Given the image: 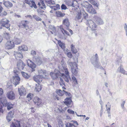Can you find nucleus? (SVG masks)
I'll use <instances>...</instances> for the list:
<instances>
[{
    "label": "nucleus",
    "instance_id": "obj_4",
    "mask_svg": "<svg viewBox=\"0 0 127 127\" xmlns=\"http://www.w3.org/2000/svg\"><path fill=\"white\" fill-rule=\"evenodd\" d=\"M91 61L92 64L95 67L98 68L100 65V63L99 61L98 57L97 54H96L91 58Z\"/></svg>",
    "mask_w": 127,
    "mask_h": 127
},
{
    "label": "nucleus",
    "instance_id": "obj_17",
    "mask_svg": "<svg viewBox=\"0 0 127 127\" xmlns=\"http://www.w3.org/2000/svg\"><path fill=\"white\" fill-rule=\"evenodd\" d=\"M6 96L10 99H14L15 98V94L12 91L8 92L6 94Z\"/></svg>",
    "mask_w": 127,
    "mask_h": 127
},
{
    "label": "nucleus",
    "instance_id": "obj_19",
    "mask_svg": "<svg viewBox=\"0 0 127 127\" xmlns=\"http://www.w3.org/2000/svg\"><path fill=\"white\" fill-rule=\"evenodd\" d=\"M33 101L34 103L38 106H40L42 104L41 100L37 97H34Z\"/></svg>",
    "mask_w": 127,
    "mask_h": 127
},
{
    "label": "nucleus",
    "instance_id": "obj_64",
    "mask_svg": "<svg viewBox=\"0 0 127 127\" xmlns=\"http://www.w3.org/2000/svg\"><path fill=\"white\" fill-rule=\"evenodd\" d=\"M72 122H73L74 123V124H75V125H78L79 124L76 121H72Z\"/></svg>",
    "mask_w": 127,
    "mask_h": 127
},
{
    "label": "nucleus",
    "instance_id": "obj_47",
    "mask_svg": "<svg viewBox=\"0 0 127 127\" xmlns=\"http://www.w3.org/2000/svg\"><path fill=\"white\" fill-rule=\"evenodd\" d=\"M7 109L8 110H9L13 108V104H11V103H9L7 104Z\"/></svg>",
    "mask_w": 127,
    "mask_h": 127
},
{
    "label": "nucleus",
    "instance_id": "obj_9",
    "mask_svg": "<svg viewBox=\"0 0 127 127\" xmlns=\"http://www.w3.org/2000/svg\"><path fill=\"white\" fill-rule=\"evenodd\" d=\"M43 78L45 79L48 78L47 77H44V76L42 75H38L34 76L33 77V79L35 82L37 83H38L42 82V79Z\"/></svg>",
    "mask_w": 127,
    "mask_h": 127
},
{
    "label": "nucleus",
    "instance_id": "obj_7",
    "mask_svg": "<svg viewBox=\"0 0 127 127\" xmlns=\"http://www.w3.org/2000/svg\"><path fill=\"white\" fill-rule=\"evenodd\" d=\"M9 21L6 18H4L2 19L1 20L0 24L2 26L5 27L10 31V29L9 28L10 25L9 23Z\"/></svg>",
    "mask_w": 127,
    "mask_h": 127
},
{
    "label": "nucleus",
    "instance_id": "obj_32",
    "mask_svg": "<svg viewBox=\"0 0 127 127\" xmlns=\"http://www.w3.org/2000/svg\"><path fill=\"white\" fill-rule=\"evenodd\" d=\"M71 50L73 53L76 54L77 52V49L75 48V46L72 44L70 46Z\"/></svg>",
    "mask_w": 127,
    "mask_h": 127
},
{
    "label": "nucleus",
    "instance_id": "obj_26",
    "mask_svg": "<svg viewBox=\"0 0 127 127\" xmlns=\"http://www.w3.org/2000/svg\"><path fill=\"white\" fill-rule=\"evenodd\" d=\"M65 101L64 103L67 106H68L71 103L72 100L70 98H67L65 99Z\"/></svg>",
    "mask_w": 127,
    "mask_h": 127
},
{
    "label": "nucleus",
    "instance_id": "obj_6",
    "mask_svg": "<svg viewBox=\"0 0 127 127\" xmlns=\"http://www.w3.org/2000/svg\"><path fill=\"white\" fill-rule=\"evenodd\" d=\"M10 127H25L24 122L22 121L16 120L15 122H12L10 125Z\"/></svg>",
    "mask_w": 127,
    "mask_h": 127
},
{
    "label": "nucleus",
    "instance_id": "obj_13",
    "mask_svg": "<svg viewBox=\"0 0 127 127\" xmlns=\"http://www.w3.org/2000/svg\"><path fill=\"white\" fill-rule=\"evenodd\" d=\"M93 20L97 24L99 25H102L104 23L100 17L95 16L93 18Z\"/></svg>",
    "mask_w": 127,
    "mask_h": 127
},
{
    "label": "nucleus",
    "instance_id": "obj_30",
    "mask_svg": "<svg viewBox=\"0 0 127 127\" xmlns=\"http://www.w3.org/2000/svg\"><path fill=\"white\" fill-rule=\"evenodd\" d=\"M117 71L118 72H120L123 74H125L126 72L123 68V66L122 65H121L120 66L118 67Z\"/></svg>",
    "mask_w": 127,
    "mask_h": 127
},
{
    "label": "nucleus",
    "instance_id": "obj_54",
    "mask_svg": "<svg viewBox=\"0 0 127 127\" xmlns=\"http://www.w3.org/2000/svg\"><path fill=\"white\" fill-rule=\"evenodd\" d=\"M66 55L69 58H71L72 57V56L71 53L69 52H68Z\"/></svg>",
    "mask_w": 127,
    "mask_h": 127
},
{
    "label": "nucleus",
    "instance_id": "obj_53",
    "mask_svg": "<svg viewBox=\"0 0 127 127\" xmlns=\"http://www.w3.org/2000/svg\"><path fill=\"white\" fill-rule=\"evenodd\" d=\"M67 112L71 114H74L75 113V112L74 111L69 109L67 110Z\"/></svg>",
    "mask_w": 127,
    "mask_h": 127
},
{
    "label": "nucleus",
    "instance_id": "obj_43",
    "mask_svg": "<svg viewBox=\"0 0 127 127\" xmlns=\"http://www.w3.org/2000/svg\"><path fill=\"white\" fill-rule=\"evenodd\" d=\"M58 125L60 127H63L64 125L61 119H59L58 121Z\"/></svg>",
    "mask_w": 127,
    "mask_h": 127
},
{
    "label": "nucleus",
    "instance_id": "obj_15",
    "mask_svg": "<svg viewBox=\"0 0 127 127\" xmlns=\"http://www.w3.org/2000/svg\"><path fill=\"white\" fill-rule=\"evenodd\" d=\"M17 65L19 69L21 70L23 69L25 65L22 61L20 60L18 62Z\"/></svg>",
    "mask_w": 127,
    "mask_h": 127
},
{
    "label": "nucleus",
    "instance_id": "obj_39",
    "mask_svg": "<svg viewBox=\"0 0 127 127\" xmlns=\"http://www.w3.org/2000/svg\"><path fill=\"white\" fill-rule=\"evenodd\" d=\"M50 7L51 9H53L54 11L60 9V6L58 4H57L55 6H50Z\"/></svg>",
    "mask_w": 127,
    "mask_h": 127
},
{
    "label": "nucleus",
    "instance_id": "obj_24",
    "mask_svg": "<svg viewBox=\"0 0 127 127\" xmlns=\"http://www.w3.org/2000/svg\"><path fill=\"white\" fill-rule=\"evenodd\" d=\"M90 3L96 7L97 9H99V3L96 2L95 0H88Z\"/></svg>",
    "mask_w": 127,
    "mask_h": 127
},
{
    "label": "nucleus",
    "instance_id": "obj_63",
    "mask_svg": "<svg viewBox=\"0 0 127 127\" xmlns=\"http://www.w3.org/2000/svg\"><path fill=\"white\" fill-rule=\"evenodd\" d=\"M62 88L63 89V92H64L65 93H67L68 92H67L66 91H64V90H65L66 89L64 87H62Z\"/></svg>",
    "mask_w": 127,
    "mask_h": 127
},
{
    "label": "nucleus",
    "instance_id": "obj_46",
    "mask_svg": "<svg viewBox=\"0 0 127 127\" xmlns=\"http://www.w3.org/2000/svg\"><path fill=\"white\" fill-rule=\"evenodd\" d=\"M66 127H75L73 124L69 123H68L65 124Z\"/></svg>",
    "mask_w": 127,
    "mask_h": 127
},
{
    "label": "nucleus",
    "instance_id": "obj_61",
    "mask_svg": "<svg viewBox=\"0 0 127 127\" xmlns=\"http://www.w3.org/2000/svg\"><path fill=\"white\" fill-rule=\"evenodd\" d=\"M36 52L32 50L31 52V54L33 55H36Z\"/></svg>",
    "mask_w": 127,
    "mask_h": 127
},
{
    "label": "nucleus",
    "instance_id": "obj_40",
    "mask_svg": "<svg viewBox=\"0 0 127 127\" xmlns=\"http://www.w3.org/2000/svg\"><path fill=\"white\" fill-rule=\"evenodd\" d=\"M3 36L7 40L9 39L10 37V34L6 32L4 33Z\"/></svg>",
    "mask_w": 127,
    "mask_h": 127
},
{
    "label": "nucleus",
    "instance_id": "obj_41",
    "mask_svg": "<svg viewBox=\"0 0 127 127\" xmlns=\"http://www.w3.org/2000/svg\"><path fill=\"white\" fill-rule=\"evenodd\" d=\"M14 41L15 44H20L21 42V40L20 39L15 37V38Z\"/></svg>",
    "mask_w": 127,
    "mask_h": 127
},
{
    "label": "nucleus",
    "instance_id": "obj_55",
    "mask_svg": "<svg viewBox=\"0 0 127 127\" xmlns=\"http://www.w3.org/2000/svg\"><path fill=\"white\" fill-rule=\"evenodd\" d=\"M61 8L62 9L65 10L67 8L66 5L64 4H62L61 6Z\"/></svg>",
    "mask_w": 127,
    "mask_h": 127
},
{
    "label": "nucleus",
    "instance_id": "obj_10",
    "mask_svg": "<svg viewBox=\"0 0 127 127\" xmlns=\"http://www.w3.org/2000/svg\"><path fill=\"white\" fill-rule=\"evenodd\" d=\"M27 65L28 66L32 68V72L35 71V68H36V66L30 60H28L27 61Z\"/></svg>",
    "mask_w": 127,
    "mask_h": 127
},
{
    "label": "nucleus",
    "instance_id": "obj_16",
    "mask_svg": "<svg viewBox=\"0 0 127 127\" xmlns=\"http://www.w3.org/2000/svg\"><path fill=\"white\" fill-rule=\"evenodd\" d=\"M25 2L29 5L32 7H34L36 9L37 7L34 2L33 0L30 1L28 0H25Z\"/></svg>",
    "mask_w": 127,
    "mask_h": 127
},
{
    "label": "nucleus",
    "instance_id": "obj_48",
    "mask_svg": "<svg viewBox=\"0 0 127 127\" xmlns=\"http://www.w3.org/2000/svg\"><path fill=\"white\" fill-rule=\"evenodd\" d=\"M33 17L37 21H41L42 20V19L36 15H33Z\"/></svg>",
    "mask_w": 127,
    "mask_h": 127
},
{
    "label": "nucleus",
    "instance_id": "obj_36",
    "mask_svg": "<svg viewBox=\"0 0 127 127\" xmlns=\"http://www.w3.org/2000/svg\"><path fill=\"white\" fill-rule=\"evenodd\" d=\"M33 95L31 93H29L27 95V99L30 101L33 98Z\"/></svg>",
    "mask_w": 127,
    "mask_h": 127
},
{
    "label": "nucleus",
    "instance_id": "obj_29",
    "mask_svg": "<svg viewBox=\"0 0 127 127\" xmlns=\"http://www.w3.org/2000/svg\"><path fill=\"white\" fill-rule=\"evenodd\" d=\"M42 88V87L41 85L38 83L36 85V87L34 90L36 91L39 92L41 90Z\"/></svg>",
    "mask_w": 127,
    "mask_h": 127
},
{
    "label": "nucleus",
    "instance_id": "obj_42",
    "mask_svg": "<svg viewBox=\"0 0 127 127\" xmlns=\"http://www.w3.org/2000/svg\"><path fill=\"white\" fill-rule=\"evenodd\" d=\"M56 92L59 96H62L64 95L63 92L60 90H57Z\"/></svg>",
    "mask_w": 127,
    "mask_h": 127
},
{
    "label": "nucleus",
    "instance_id": "obj_45",
    "mask_svg": "<svg viewBox=\"0 0 127 127\" xmlns=\"http://www.w3.org/2000/svg\"><path fill=\"white\" fill-rule=\"evenodd\" d=\"M60 30L62 31L64 35L65 34L69 35V33L67 31L64 30L63 28H60Z\"/></svg>",
    "mask_w": 127,
    "mask_h": 127
},
{
    "label": "nucleus",
    "instance_id": "obj_12",
    "mask_svg": "<svg viewBox=\"0 0 127 127\" xmlns=\"http://www.w3.org/2000/svg\"><path fill=\"white\" fill-rule=\"evenodd\" d=\"M82 12L85 19L88 17V16L87 14L85 12L84 10H83L82 11H81L80 12H79L76 16V18H77L78 20L80 19L81 17Z\"/></svg>",
    "mask_w": 127,
    "mask_h": 127
},
{
    "label": "nucleus",
    "instance_id": "obj_57",
    "mask_svg": "<svg viewBox=\"0 0 127 127\" xmlns=\"http://www.w3.org/2000/svg\"><path fill=\"white\" fill-rule=\"evenodd\" d=\"M125 103V101H123L122 103L121 104V107H122V108L124 109V108L125 107H124V105Z\"/></svg>",
    "mask_w": 127,
    "mask_h": 127
},
{
    "label": "nucleus",
    "instance_id": "obj_5",
    "mask_svg": "<svg viewBox=\"0 0 127 127\" xmlns=\"http://www.w3.org/2000/svg\"><path fill=\"white\" fill-rule=\"evenodd\" d=\"M14 72L15 74V75L13 77V80L12 83L14 84L17 85L20 83V78L18 75L19 72L15 69L14 70Z\"/></svg>",
    "mask_w": 127,
    "mask_h": 127
},
{
    "label": "nucleus",
    "instance_id": "obj_33",
    "mask_svg": "<svg viewBox=\"0 0 127 127\" xmlns=\"http://www.w3.org/2000/svg\"><path fill=\"white\" fill-rule=\"evenodd\" d=\"M33 61H35V62L38 65H40L42 63L41 60L39 58H37L36 59H33Z\"/></svg>",
    "mask_w": 127,
    "mask_h": 127
},
{
    "label": "nucleus",
    "instance_id": "obj_56",
    "mask_svg": "<svg viewBox=\"0 0 127 127\" xmlns=\"http://www.w3.org/2000/svg\"><path fill=\"white\" fill-rule=\"evenodd\" d=\"M3 94V91L1 88H0V96L2 95Z\"/></svg>",
    "mask_w": 127,
    "mask_h": 127
},
{
    "label": "nucleus",
    "instance_id": "obj_60",
    "mask_svg": "<svg viewBox=\"0 0 127 127\" xmlns=\"http://www.w3.org/2000/svg\"><path fill=\"white\" fill-rule=\"evenodd\" d=\"M12 118L10 117V116L8 117V115L7 116L6 118L8 122H9L11 120V119Z\"/></svg>",
    "mask_w": 127,
    "mask_h": 127
},
{
    "label": "nucleus",
    "instance_id": "obj_8",
    "mask_svg": "<svg viewBox=\"0 0 127 127\" xmlns=\"http://www.w3.org/2000/svg\"><path fill=\"white\" fill-rule=\"evenodd\" d=\"M14 46V42L11 40L8 41L5 44V48L8 50L12 49Z\"/></svg>",
    "mask_w": 127,
    "mask_h": 127
},
{
    "label": "nucleus",
    "instance_id": "obj_58",
    "mask_svg": "<svg viewBox=\"0 0 127 127\" xmlns=\"http://www.w3.org/2000/svg\"><path fill=\"white\" fill-rule=\"evenodd\" d=\"M99 103L101 105V109H102V107H103V101H102L101 99H100L99 101Z\"/></svg>",
    "mask_w": 127,
    "mask_h": 127
},
{
    "label": "nucleus",
    "instance_id": "obj_37",
    "mask_svg": "<svg viewBox=\"0 0 127 127\" xmlns=\"http://www.w3.org/2000/svg\"><path fill=\"white\" fill-rule=\"evenodd\" d=\"M71 78L72 81L74 84L75 85L77 84L78 82L76 78L73 75H72L71 76Z\"/></svg>",
    "mask_w": 127,
    "mask_h": 127
},
{
    "label": "nucleus",
    "instance_id": "obj_23",
    "mask_svg": "<svg viewBox=\"0 0 127 127\" xmlns=\"http://www.w3.org/2000/svg\"><path fill=\"white\" fill-rule=\"evenodd\" d=\"M0 102L4 106H7V101L5 97H1L0 98Z\"/></svg>",
    "mask_w": 127,
    "mask_h": 127
},
{
    "label": "nucleus",
    "instance_id": "obj_50",
    "mask_svg": "<svg viewBox=\"0 0 127 127\" xmlns=\"http://www.w3.org/2000/svg\"><path fill=\"white\" fill-rule=\"evenodd\" d=\"M124 28L126 35L127 37V25L126 24H125L124 25Z\"/></svg>",
    "mask_w": 127,
    "mask_h": 127
},
{
    "label": "nucleus",
    "instance_id": "obj_31",
    "mask_svg": "<svg viewBox=\"0 0 127 127\" xmlns=\"http://www.w3.org/2000/svg\"><path fill=\"white\" fill-rule=\"evenodd\" d=\"M78 69V67L77 68H75L71 69V72L73 74L77 76L78 73V71L77 70Z\"/></svg>",
    "mask_w": 127,
    "mask_h": 127
},
{
    "label": "nucleus",
    "instance_id": "obj_2",
    "mask_svg": "<svg viewBox=\"0 0 127 127\" xmlns=\"http://www.w3.org/2000/svg\"><path fill=\"white\" fill-rule=\"evenodd\" d=\"M81 5L83 7L85 8L86 10L89 13L92 14L97 13L95 10L87 1L82 3Z\"/></svg>",
    "mask_w": 127,
    "mask_h": 127
},
{
    "label": "nucleus",
    "instance_id": "obj_1",
    "mask_svg": "<svg viewBox=\"0 0 127 127\" xmlns=\"http://www.w3.org/2000/svg\"><path fill=\"white\" fill-rule=\"evenodd\" d=\"M58 68L59 71L57 72L55 71L54 72H51L50 75L52 78L54 80L58 79L59 77L60 85H65L64 81L61 77H62L64 80L68 83L71 78L66 64L63 59L62 60L61 63L58 66Z\"/></svg>",
    "mask_w": 127,
    "mask_h": 127
},
{
    "label": "nucleus",
    "instance_id": "obj_59",
    "mask_svg": "<svg viewBox=\"0 0 127 127\" xmlns=\"http://www.w3.org/2000/svg\"><path fill=\"white\" fill-rule=\"evenodd\" d=\"M64 52L65 54H66L67 53L69 52V51L67 49H64Z\"/></svg>",
    "mask_w": 127,
    "mask_h": 127
},
{
    "label": "nucleus",
    "instance_id": "obj_44",
    "mask_svg": "<svg viewBox=\"0 0 127 127\" xmlns=\"http://www.w3.org/2000/svg\"><path fill=\"white\" fill-rule=\"evenodd\" d=\"M21 73L23 77L26 79H28L30 77L29 76L27 73L23 72H21Z\"/></svg>",
    "mask_w": 127,
    "mask_h": 127
},
{
    "label": "nucleus",
    "instance_id": "obj_20",
    "mask_svg": "<svg viewBox=\"0 0 127 127\" xmlns=\"http://www.w3.org/2000/svg\"><path fill=\"white\" fill-rule=\"evenodd\" d=\"M18 89L19 94L21 96L25 95L26 94V90L23 86L18 88Z\"/></svg>",
    "mask_w": 127,
    "mask_h": 127
},
{
    "label": "nucleus",
    "instance_id": "obj_35",
    "mask_svg": "<svg viewBox=\"0 0 127 127\" xmlns=\"http://www.w3.org/2000/svg\"><path fill=\"white\" fill-rule=\"evenodd\" d=\"M58 43L60 46L63 49L65 48V45L64 43L62 42L61 41L59 40L58 41Z\"/></svg>",
    "mask_w": 127,
    "mask_h": 127
},
{
    "label": "nucleus",
    "instance_id": "obj_21",
    "mask_svg": "<svg viewBox=\"0 0 127 127\" xmlns=\"http://www.w3.org/2000/svg\"><path fill=\"white\" fill-rule=\"evenodd\" d=\"M63 25L65 26L66 29H68L69 27L70 23L69 20L67 18H66L63 20Z\"/></svg>",
    "mask_w": 127,
    "mask_h": 127
},
{
    "label": "nucleus",
    "instance_id": "obj_34",
    "mask_svg": "<svg viewBox=\"0 0 127 127\" xmlns=\"http://www.w3.org/2000/svg\"><path fill=\"white\" fill-rule=\"evenodd\" d=\"M56 15L57 17H62L64 16L65 14L59 11H56Z\"/></svg>",
    "mask_w": 127,
    "mask_h": 127
},
{
    "label": "nucleus",
    "instance_id": "obj_62",
    "mask_svg": "<svg viewBox=\"0 0 127 127\" xmlns=\"http://www.w3.org/2000/svg\"><path fill=\"white\" fill-rule=\"evenodd\" d=\"M67 30H68V31L69 32H70V33L71 34V35H72L73 34L72 31L70 29H69V27L68 28V29H67Z\"/></svg>",
    "mask_w": 127,
    "mask_h": 127
},
{
    "label": "nucleus",
    "instance_id": "obj_25",
    "mask_svg": "<svg viewBox=\"0 0 127 127\" xmlns=\"http://www.w3.org/2000/svg\"><path fill=\"white\" fill-rule=\"evenodd\" d=\"M3 4L7 7L11 8L13 6L12 4L8 1L4 2Z\"/></svg>",
    "mask_w": 127,
    "mask_h": 127
},
{
    "label": "nucleus",
    "instance_id": "obj_28",
    "mask_svg": "<svg viewBox=\"0 0 127 127\" xmlns=\"http://www.w3.org/2000/svg\"><path fill=\"white\" fill-rule=\"evenodd\" d=\"M19 49L20 50L22 51H26L28 50V48L25 45H23L19 47Z\"/></svg>",
    "mask_w": 127,
    "mask_h": 127
},
{
    "label": "nucleus",
    "instance_id": "obj_52",
    "mask_svg": "<svg viewBox=\"0 0 127 127\" xmlns=\"http://www.w3.org/2000/svg\"><path fill=\"white\" fill-rule=\"evenodd\" d=\"M106 59L105 58H103L101 59V63L102 64V65H106V64H105V61H104V60Z\"/></svg>",
    "mask_w": 127,
    "mask_h": 127
},
{
    "label": "nucleus",
    "instance_id": "obj_38",
    "mask_svg": "<svg viewBox=\"0 0 127 127\" xmlns=\"http://www.w3.org/2000/svg\"><path fill=\"white\" fill-rule=\"evenodd\" d=\"M49 29L50 30V32L51 33L53 34V32H52V31L55 32V28L54 26H53L52 25H49Z\"/></svg>",
    "mask_w": 127,
    "mask_h": 127
},
{
    "label": "nucleus",
    "instance_id": "obj_11",
    "mask_svg": "<svg viewBox=\"0 0 127 127\" xmlns=\"http://www.w3.org/2000/svg\"><path fill=\"white\" fill-rule=\"evenodd\" d=\"M88 24L92 30L94 31L96 30V26L93 21L91 20H88Z\"/></svg>",
    "mask_w": 127,
    "mask_h": 127
},
{
    "label": "nucleus",
    "instance_id": "obj_3",
    "mask_svg": "<svg viewBox=\"0 0 127 127\" xmlns=\"http://www.w3.org/2000/svg\"><path fill=\"white\" fill-rule=\"evenodd\" d=\"M40 1L38 3V5L39 7L41 8L44 9L46 8V6L44 2L45 1V3L47 5H49L54 4L55 3V2L54 0H39Z\"/></svg>",
    "mask_w": 127,
    "mask_h": 127
},
{
    "label": "nucleus",
    "instance_id": "obj_18",
    "mask_svg": "<svg viewBox=\"0 0 127 127\" xmlns=\"http://www.w3.org/2000/svg\"><path fill=\"white\" fill-rule=\"evenodd\" d=\"M14 56L16 59L18 60H20L23 57V55L19 51L15 52Z\"/></svg>",
    "mask_w": 127,
    "mask_h": 127
},
{
    "label": "nucleus",
    "instance_id": "obj_51",
    "mask_svg": "<svg viewBox=\"0 0 127 127\" xmlns=\"http://www.w3.org/2000/svg\"><path fill=\"white\" fill-rule=\"evenodd\" d=\"M7 13L6 12L4 11V12L2 13H0V16H5L7 15Z\"/></svg>",
    "mask_w": 127,
    "mask_h": 127
},
{
    "label": "nucleus",
    "instance_id": "obj_14",
    "mask_svg": "<svg viewBox=\"0 0 127 127\" xmlns=\"http://www.w3.org/2000/svg\"><path fill=\"white\" fill-rule=\"evenodd\" d=\"M67 64L68 67H70L71 69L77 67V64L76 63L71 62L70 60H68L67 62Z\"/></svg>",
    "mask_w": 127,
    "mask_h": 127
},
{
    "label": "nucleus",
    "instance_id": "obj_49",
    "mask_svg": "<svg viewBox=\"0 0 127 127\" xmlns=\"http://www.w3.org/2000/svg\"><path fill=\"white\" fill-rule=\"evenodd\" d=\"M14 115V112L13 111H10L8 114V117L10 116L11 118H13V115Z\"/></svg>",
    "mask_w": 127,
    "mask_h": 127
},
{
    "label": "nucleus",
    "instance_id": "obj_22",
    "mask_svg": "<svg viewBox=\"0 0 127 127\" xmlns=\"http://www.w3.org/2000/svg\"><path fill=\"white\" fill-rule=\"evenodd\" d=\"M67 4L69 6L75 7L78 4L77 2L75 0H72V1H69L67 3Z\"/></svg>",
    "mask_w": 127,
    "mask_h": 127
},
{
    "label": "nucleus",
    "instance_id": "obj_27",
    "mask_svg": "<svg viewBox=\"0 0 127 127\" xmlns=\"http://www.w3.org/2000/svg\"><path fill=\"white\" fill-rule=\"evenodd\" d=\"M38 72L39 74V75H42L43 74L45 76V77H46V76L47 77L48 76V74L44 70L40 69L38 70Z\"/></svg>",
    "mask_w": 127,
    "mask_h": 127
}]
</instances>
